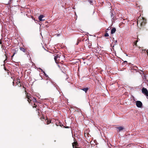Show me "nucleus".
<instances>
[{
  "label": "nucleus",
  "instance_id": "nucleus-27",
  "mask_svg": "<svg viewBox=\"0 0 148 148\" xmlns=\"http://www.w3.org/2000/svg\"><path fill=\"white\" fill-rule=\"evenodd\" d=\"M17 82H16V83H17V82H18V83H20V81H20V80H19V79H17Z\"/></svg>",
  "mask_w": 148,
  "mask_h": 148
},
{
  "label": "nucleus",
  "instance_id": "nucleus-38",
  "mask_svg": "<svg viewBox=\"0 0 148 148\" xmlns=\"http://www.w3.org/2000/svg\"><path fill=\"white\" fill-rule=\"evenodd\" d=\"M127 62V61H125V62Z\"/></svg>",
  "mask_w": 148,
  "mask_h": 148
},
{
  "label": "nucleus",
  "instance_id": "nucleus-1",
  "mask_svg": "<svg viewBox=\"0 0 148 148\" xmlns=\"http://www.w3.org/2000/svg\"><path fill=\"white\" fill-rule=\"evenodd\" d=\"M137 25H140L141 26L145 25L146 23V20L143 17L140 16L137 19Z\"/></svg>",
  "mask_w": 148,
  "mask_h": 148
},
{
  "label": "nucleus",
  "instance_id": "nucleus-17",
  "mask_svg": "<svg viewBox=\"0 0 148 148\" xmlns=\"http://www.w3.org/2000/svg\"><path fill=\"white\" fill-rule=\"evenodd\" d=\"M47 124H49L51 123V121L48 120L47 119Z\"/></svg>",
  "mask_w": 148,
  "mask_h": 148
},
{
  "label": "nucleus",
  "instance_id": "nucleus-19",
  "mask_svg": "<svg viewBox=\"0 0 148 148\" xmlns=\"http://www.w3.org/2000/svg\"><path fill=\"white\" fill-rule=\"evenodd\" d=\"M30 98H31L29 97V98H27V99H28L27 101L29 103H30V102L32 101V100H31V99H30Z\"/></svg>",
  "mask_w": 148,
  "mask_h": 148
},
{
  "label": "nucleus",
  "instance_id": "nucleus-41",
  "mask_svg": "<svg viewBox=\"0 0 148 148\" xmlns=\"http://www.w3.org/2000/svg\"><path fill=\"white\" fill-rule=\"evenodd\" d=\"M28 73V72H27V73Z\"/></svg>",
  "mask_w": 148,
  "mask_h": 148
},
{
  "label": "nucleus",
  "instance_id": "nucleus-6",
  "mask_svg": "<svg viewBox=\"0 0 148 148\" xmlns=\"http://www.w3.org/2000/svg\"><path fill=\"white\" fill-rule=\"evenodd\" d=\"M44 74V75H45V76L46 77H47L48 78L47 79L48 80H49V83L51 82V83H53V82L52 81V80L50 78H49V77H48V76L46 74H45V73L44 72H43Z\"/></svg>",
  "mask_w": 148,
  "mask_h": 148
},
{
  "label": "nucleus",
  "instance_id": "nucleus-7",
  "mask_svg": "<svg viewBox=\"0 0 148 148\" xmlns=\"http://www.w3.org/2000/svg\"><path fill=\"white\" fill-rule=\"evenodd\" d=\"M72 146L73 148H76L75 147H77L76 146H78V143L76 142L72 143Z\"/></svg>",
  "mask_w": 148,
  "mask_h": 148
},
{
  "label": "nucleus",
  "instance_id": "nucleus-22",
  "mask_svg": "<svg viewBox=\"0 0 148 148\" xmlns=\"http://www.w3.org/2000/svg\"><path fill=\"white\" fill-rule=\"evenodd\" d=\"M1 48L3 49H4V50H5V49L6 48V47L4 46L3 45H1Z\"/></svg>",
  "mask_w": 148,
  "mask_h": 148
},
{
  "label": "nucleus",
  "instance_id": "nucleus-3",
  "mask_svg": "<svg viewBox=\"0 0 148 148\" xmlns=\"http://www.w3.org/2000/svg\"><path fill=\"white\" fill-rule=\"evenodd\" d=\"M142 92L146 97H148V91L146 88L143 87L142 89Z\"/></svg>",
  "mask_w": 148,
  "mask_h": 148
},
{
  "label": "nucleus",
  "instance_id": "nucleus-4",
  "mask_svg": "<svg viewBox=\"0 0 148 148\" xmlns=\"http://www.w3.org/2000/svg\"><path fill=\"white\" fill-rule=\"evenodd\" d=\"M136 106L139 108H141L143 105L142 103L139 101H136Z\"/></svg>",
  "mask_w": 148,
  "mask_h": 148
},
{
  "label": "nucleus",
  "instance_id": "nucleus-8",
  "mask_svg": "<svg viewBox=\"0 0 148 148\" xmlns=\"http://www.w3.org/2000/svg\"><path fill=\"white\" fill-rule=\"evenodd\" d=\"M12 52L13 53V55L12 56V57H13L14 55L17 53V51H16V50L15 49H13L12 50Z\"/></svg>",
  "mask_w": 148,
  "mask_h": 148
},
{
  "label": "nucleus",
  "instance_id": "nucleus-15",
  "mask_svg": "<svg viewBox=\"0 0 148 148\" xmlns=\"http://www.w3.org/2000/svg\"><path fill=\"white\" fill-rule=\"evenodd\" d=\"M25 94L26 95V97L27 98V99L28 98H29V97L31 98V97L29 96V95H28V93H27L26 92Z\"/></svg>",
  "mask_w": 148,
  "mask_h": 148
},
{
  "label": "nucleus",
  "instance_id": "nucleus-44",
  "mask_svg": "<svg viewBox=\"0 0 148 148\" xmlns=\"http://www.w3.org/2000/svg\"><path fill=\"white\" fill-rule=\"evenodd\" d=\"M25 74H26V72H25Z\"/></svg>",
  "mask_w": 148,
  "mask_h": 148
},
{
  "label": "nucleus",
  "instance_id": "nucleus-16",
  "mask_svg": "<svg viewBox=\"0 0 148 148\" xmlns=\"http://www.w3.org/2000/svg\"><path fill=\"white\" fill-rule=\"evenodd\" d=\"M5 57H6V59H5V60H4V62H5V61L7 60V57L6 56V52H5Z\"/></svg>",
  "mask_w": 148,
  "mask_h": 148
},
{
  "label": "nucleus",
  "instance_id": "nucleus-34",
  "mask_svg": "<svg viewBox=\"0 0 148 148\" xmlns=\"http://www.w3.org/2000/svg\"><path fill=\"white\" fill-rule=\"evenodd\" d=\"M18 84H19L18 85V86H19V85H20V86H21V84H17V85Z\"/></svg>",
  "mask_w": 148,
  "mask_h": 148
},
{
  "label": "nucleus",
  "instance_id": "nucleus-21",
  "mask_svg": "<svg viewBox=\"0 0 148 148\" xmlns=\"http://www.w3.org/2000/svg\"><path fill=\"white\" fill-rule=\"evenodd\" d=\"M56 125L57 126L60 125V126H61V125H62V124L61 123H59L58 125L57 124V123H56Z\"/></svg>",
  "mask_w": 148,
  "mask_h": 148
},
{
  "label": "nucleus",
  "instance_id": "nucleus-20",
  "mask_svg": "<svg viewBox=\"0 0 148 148\" xmlns=\"http://www.w3.org/2000/svg\"><path fill=\"white\" fill-rule=\"evenodd\" d=\"M88 2L90 4L92 5L93 2L92 0H88Z\"/></svg>",
  "mask_w": 148,
  "mask_h": 148
},
{
  "label": "nucleus",
  "instance_id": "nucleus-24",
  "mask_svg": "<svg viewBox=\"0 0 148 148\" xmlns=\"http://www.w3.org/2000/svg\"><path fill=\"white\" fill-rule=\"evenodd\" d=\"M104 36L105 37H108L109 36V34L108 33H106L105 34Z\"/></svg>",
  "mask_w": 148,
  "mask_h": 148
},
{
  "label": "nucleus",
  "instance_id": "nucleus-9",
  "mask_svg": "<svg viewBox=\"0 0 148 148\" xmlns=\"http://www.w3.org/2000/svg\"><path fill=\"white\" fill-rule=\"evenodd\" d=\"M44 17V16L43 15H40L38 17V19L40 21H42L43 20H42V18Z\"/></svg>",
  "mask_w": 148,
  "mask_h": 148
},
{
  "label": "nucleus",
  "instance_id": "nucleus-43",
  "mask_svg": "<svg viewBox=\"0 0 148 148\" xmlns=\"http://www.w3.org/2000/svg\"><path fill=\"white\" fill-rule=\"evenodd\" d=\"M112 38L113 39H114V38Z\"/></svg>",
  "mask_w": 148,
  "mask_h": 148
},
{
  "label": "nucleus",
  "instance_id": "nucleus-40",
  "mask_svg": "<svg viewBox=\"0 0 148 148\" xmlns=\"http://www.w3.org/2000/svg\"><path fill=\"white\" fill-rule=\"evenodd\" d=\"M12 83H13V84H14V81H13V82H12Z\"/></svg>",
  "mask_w": 148,
  "mask_h": 148
},
{
  "label": "nucleus",
  "instance_id": "nucleus-11",
  "mask_svg": "<svg viewBox=\"0 0 148 148\" xmlns=\"http://www.w3.org/2000/svg\"><path fill=\"white\" fill-rule=\"evenodd\" d=\"M20 49L21 51L24 52H26L27 51V50L23 47H20Z\"/></svg>",
  "mask_w": 148,
  "mask_h": 148
},
{
  "label": "nucleus",
  "instance_id": "nucleus-36",
  "mask_svg": "<svg viewBox=\"0 0 148 148\" xmlns=\"http://www.w3.org/2000/svg\"><path fill=\"white\" fill-rule=\"evenodd\" d=\"M117 42V40H116L115 41V42H116V43Z\"/></svg>",
  "mask_w": 148,
  "mask_h": 148
},
{
  "label": "nucleus",
  "instance_id": "nucleus-39",
  "mask_svg": "<svg viewBox=\"0 0 148 148\" xmlns=\"http://www.w3.org/2000/svg\"><path fill=\"white\" fill-rule=\"evenodd\" d=\"M76 147V148H79V147Z\"/></svg>",
  "mask_w": 148,
  "mask_h": 148
},
{
  "label": "nucleus",
  "instance_id": "nucleus-2",
  "mask_svg": "<svg viewBox=\"0 0 148 148\" xmlns=\"http://www.w3.org/2000/svg\"><path fill=\"white\" fill-rule=\"evenodd\" d=\"M61 56V55L59 53L57 55L54 57V60L56 63H58L60 61Z\"/></svg>",
  "mask_w": 148,
  "mask_h": 148
},
{
  "label": "nucleus",
  "instance_id": "nucleus-12",
  "mask_svg": "<svg viewBox=\"0 0 148 148\" xmlns=\"http://www.w3.org/2000/svg\"><path fill=\"white\" fill-rule=\"evenodd\" d=\"M88 89L89 88L88 87H86L82 89V90L86 92L88 91Z\"/></svg>",
  "mask_w": 148,
  "mask_h": 148
},
{
  "label": "nucleus",
  "instance_id": "nucleus-14",
  "mask_svg": "<svg viewBox=\"0 0 148 148\" xmlns=\"http://www.w3.org/2000/svg\"><path fill=\"white\" fill-rule=\"evenodd\" d=\"M134 70H137V71H136V72H139V71H138V70L136 69H138V68L137 66H135L134 67Z\"/></svg>",
  "mask_w": 148,
  "mask_h": 148
},
{
  "label": "nucleus",
  "instance_id": "nucleus-37",
  "mask_svg": "<svg viewBox=\"0 0 148 148\" xmlns=\"http://www.w3.org/2000/svg\"><path fill=\"white\" fill-rule=\"evenodd\" d=\"M65 128H69V127H68L67 126V127H65Z\"/></svg>",
  "mask_w": 148,
  "mask_h": 148
},
{
  "label": "nucleus",
  "instance_id": "nucleus-28",
  "mask_svg": "<svg viewBox=\"0 0 148 148\" xmlns=\"http://www.w3.org/2000/svg\"><path fill=\"white\" fill-rule=\"evenodd\" d=\"M145 82H143V83H147V82H148V81L147 80L146 81H145Z\"/></svg>",
  "mask_w": 148,
  "mask_h": 148
},
{
  "label": "nucleus",
  "instance_id": "nucleus-31",
  "mask_svg": "<svg viewBox=\"0 0 148 148\" xmlns=\"http://www.w3.org/2000/svg\"><path fill=\"white\" fill-rule=\"evenodd\" d=\"M143 79H146V77L145 76H144Z\"/></svg>",
  "mask_w": 148,
  "mask_h": 148
},
{
  "label": "nucleus",
  "instance_id": "nucleus-35",
  "mask_svg": "<svg viewBox=\"0 0 148 148\" xmlns=\"http://www.w3.org/2000/svg\"><path fill=\"white\" fill-rule=\"evenodd\" d=\"M34 101H35V102L36 101V99H35V100H34Z\"/></svg>",
  "mask_w": 148,
  "mask_h": 148
},
{
  "label": "nucleus",
  "instance_id": "nucleus-32",
  "mask_svg": "<svg viewBox=\"0 0 148 148\" xmlns=\"http://www.w3.org/2000/svg\"><path fill=\"white\" fill-rule=\"evenodd\" d=\"M91 45H89L88 47H89V48H91Z\"/></svg>",
  "mask_w": 148,
  "mask_h": 148
},
{
  "label": "nucleus",
  "instance_id": "nucleus-33",
  "mask_svg": "<svg viewBox=\"0 0 148 148\" xmlns=\"http://www.w3.org/2000/svg\"><path fill=\"white\" fill-rule=\"evenodd\" d=\"M146 52L147 53L148 55V50H147L146 51Z\"/></svg>",
  "mask_w": 148,
  "mask_h": 148
},
{
  "label": "nucleus",
  "instance_id": "nucleus-10",
  "mask_svg": "<svg viewBox=\"0 0 148 148\" xmlns=\"http://www.w3.org/2000/svg\"><path fill=\"white\" fill-rule=\"evenodd\" d=\"M116 31V29L115 28H113L111 30V34H113Z\"/></svg>",
  "mask_w": 148,
  "mask_h": 148
},
{
  "label": "nucleus",
  "instance_id": "nucleus-30",
  "mask_svg": "<svg viewBox=\"0 0 148 148\" xmlns=\"http://www.w3.org/2000/svg\"><path fill=\"white\" fill-rule=\"evenodd\" d=\"M2 44L1 40L0 39V44Z\"/></svg>",
  "mask_w": 148,
  "mask_h": 148
},
{
  "label": "nucleus",
  "instance_id": "nucleus-29",
  "mask_svg": "<svg viewBox=\"0 0 148 148\" xmlns=\"http://www.w3.org/2000/svg\"><path fill=\"white\" fill-rule=\"evenodd\" d=\"M34 106H33V108H34V107L36 108V107H37V106H36V105H35V103H34Z\"/></svg>",
  "mask_w": 148,
  "mask_h": 148
},
{
  "label": "nucleus",
  "instance_id": "nucleus-5",
  "mask_svg": "<svg viewBox=\"0 0 148 148\" xmlns=\"http://www.w3.org/2000/svg\"><path fill=\"white\" fill-rule=\"evenodd\" d=\"M116 128L117 129V131L119 132L123 130L124 129V127L122 126L116 127Z\"/></svg>",
  "mask_w": 148,
  "mask_h": 148
},
{
  "label": "nucleus",
  "instance_id": "nucleus-23",
  "mask_svg": "<svg viewBox=\"0 0 148 148\" xmlns=\"http://www.w3.org/2000/svg\"><path fill=\"white\" fill-rule=\"evenodd\" d=\"M81 41V40H79V39H78L77 40V43H76V45H78V44L79 43V42Z\"/></svg>",
  "mask_w": 148,
  "mask_h": 148
},
{
  "label": "nucleus",
  "instance_id": "nucleus-42",
  "mask_svg": "<svg viewBox=\"0 0 148 148\" xmlns=\"http://www.w3.org/2000/svg\"><path fill=\"white\" fill-rule=\"evenodd\" d=\"M105 86L106 87V85H105Z\"/></svg>",
  "mask_w": 148,
  "mask_h": 148
},
{
  "label": "nucleus",
  "instance_id": "nucleus-18",
  "mask_svg": "<svg viewBox=\"0 0 148 148\" xmlns=\"http://www.w3.org/2000/svg\"><path fill=\"white\" fill-rule=\"evenodd\" d=\"M139 49L140 50H142V52H145V51H146V50L143 49V50L141 48V47L139 48Z\"/></svg>",
  "mask_w": 148,
  "mask_h": 148
},
{
  "label": "nucleus",
  "instance_id": "nucleus-25",
  "mask_svg": "<svg viewBox=\"0 0 148 148\" xmlns=\"http://www.w3.org/2000/svg\"><path fill=\"white\" fill-rule=\"evenodd\" d=\"M138 42V39L135 41V42H134V44L135 45H136L137 42Z\"/></svg>",
  "mask_w": 148,
  "mask_h": 148
},
{
  "label": "nucleus",
  "instance_id": "nucleus-26",
  "mask_svg": "<svg viewBox=\"0 0 148 148\" xmlns=\"http://www.w3.org/2000/svg\"><path fill=\"white\" fill-rule=\"evenodd\" d=\"M114 15V14L112 12H111V18H112L113 17V18H114V17H113V16Z\"/></svg>",
  "mask_w": 148,
  "mask_h": 148
},
{
  "label": "nucleus",
  "instance_id": "nucleus-13",
  "mask_svg": "<svg viewBox=\"0 0 148 148\" xmlns=\"http://www.w3.org/2000/svg\"><path fill=\"white\" fill-rule=\"evenodd\" d=\"M66 80H67V82H68V83H71V82L70 81V79H69L68 77H66Z\"/></svg>",
  "mask_w": 148,
  "mask_h": 148
}]
</instances>
